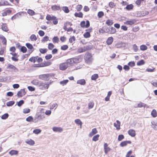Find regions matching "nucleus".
Masks as SVG:
<instances>
[{
  "instance_id": "8",
  "label": "nucleus",
  "mask_w": 157,
  "mask_h": 157,
  "mask_svg": "<svg viewBox=\"0 0 157 157\" xmlns=\"http://www.w3.org/2000/svg\"><path fill=\"white\" fill-rule=\"evenodd\" d=\"M10 54L13 56L11 57V59L12 60L17 62L19 60L18 57H19V55L16 52L10 53Z\"/></svg>"
},
{
  "instance_id": "39",
  "label": "nucleus",
  "mask_w": 157,
  "mask_h": 157,
  "mask_svg": "<svg viewBox=\"0 0 157 157\" xmlns=\"http://www.w3.org/2000/svg\"><path fill=\"white\" fill-rule=\"evenodd\" d=\"M55 47V45L52 43H50L48 44V48L49 50H52Z\"/></svg>"
},
{
  "instance_id": "47",
  "label": "nucleus",
  "mask_w": 157,
  "mask_h": 157,
  "mask_svg": "<svg viewBox=\"0 0 157 157\" xmlns=\"http://www.w3.org/2000/svg\"><path fill=\"white\" fill-rule=\"evenodd\" d=\"M82 8V6L81 5H78L76 7V9L77 11H79Z\"/></svg>"
},
{
  "instance_id": "52",
  "label": "nucleus",
  "mask_w": 157,
  "mask_h": 157,
  "mask_svg": "<svg viewBox=\"0 0 157 157\" xmlns=\"http://www.w3.org/2000/svg\"><path fill=\"white\" fill-rule=\"evenodd\" d=\"M147 46L145 45H142L140 46V49L142 51L146 50L147 49Z\"/></svg>"
},
{
  "instance_id": "17",
  "label": "nucleus",
  "mask_w": 157,
  "mask_h": 157,
  "mask_svg": "<svg viewBox=\"0 0 157 157\" xmlns=\"http://www.w3.org/2000/svg\"><path fill=\"white\" fill-rule=\"evenodd\" d=\"M25 45L27 48L30 50H29V52H30V53H32L34 50L33 45L29 43H26Z\"/></svg>"
},
{
  "instance_id": "37",
  "label": "nucleus",
  "mask_w": 157,
  "mask_h": 157,
  "mask_svg": "<svg viewBox=\"0 0 157 157\" xmlns=\"http://www.w3.org/2000/svg\"><path fill=\"white\" fill-rule=\"evenodd\" d=\"M50 40H49V37L48 36H44L41 40V42L44 43L46 41Z\"/></svg>"
},
{
  "instance_id": "49",
  "label": "nucleus",
  "mask_w": 157,
  "mask_h": 157,
  "mask_svg": "<svg viewBox=\"0 0 157 157\" xmlns=\"http://www.w3.org/2000/svg\"><path fill=\"white\" fill-rule=\"evenodd\" d=\"M133 6L132 4H130L127 5L126 7V9L128 10H130L133 9Z\"/></svg>"
},
{
  "instance_id": "56",
  "label": "nucleus",
  "mask_w": 157,
  "mask_h": 157,
  "mask_svg": "<svg viewBox=\"0 0 157 157\" xmlns=\"http://www.w3.org/2000/svg\"><path fill=\"white\" fill-rule=\"evenodd\" d=\"M68 48V46L67 45H63L61 47V49L63 50H66Z\"/></svg>"
},
{
  "instance_id": "61",
  "label": "nucleus",
  "mask_w": 157,
  "mask_h": 157,
  "mask_svg": "<svg viewBox=\"0 0 157 157\" xmlns=\"http://www.w3.org/2000/svg\"><path fill=\"white\" fill-rule=\"evenodd\" d=\"M75 36H73L71 37L69 39V42L71 43H72L73 41H75Z\"/></svg>"
},
{
  "instance_id": "55",
  "label": "nucleus",
  "mask_w": 157,
  "mask_h": 157,
  "mask_svg": "<svg viewBox=\"0 0 157 157\" xmlns=\"http://www.w3.org/2000/svg\"><path fill=\"white\" fill-rule=\"evenodd\" d=\"M67 63H69L70 64H73L74 63V60L73 59V58H71L70 59H68L67 60Z\"/></svg>"
},
{
  "instance_id": "35",
  "label": "nucleus",
  "mask_w": 157,
  "mask_h": 157,
  "mask_svg": "<svg viewBox=\"0 0 157 157\" xmlns=\"http://www.w3.org/2000/svg\"><path fill=\"white\" fill-rule=\"evenodd\" d=\"M62 10L66 13H68L69 12L70 10L67 6H63L62 8Z\"/></svg>"
},
{
  "instance_id": "54",
  "label": "nucleus",
  "mask_w": 157,
  "mask_h": 157,
  "mask_svg": "<svg viewBox=\"0 0 157 157\" xmlns=\"http://www.w3.org/2000/svg\"><path fill=\"white\" fill-rule=\"evenodd\" d=\"M14 101H11L8 102L6 103V105L8 106H10L13 105L14 103Z\"/></svg>"
},
{
  "instance_id": "12",
  "label": "nucleus",
  "mask_w": 157,
  "mask_h": 157,
  "mask_svg": "<svg viewBox=\"0 0 157 157\" xmlns=\"http://www.w3.org/2000/svg\"><path fill=\"white\" fill-rule=\"evenodd\" d=\"M68 67L67 63H61L59 65V68L60 70H64Z\"/></svg>"
},
{
  "instance_id": "53",
  "label": "nucleus",
  "mask_w": 157,
  "mask_h": 157,
  "mask_svg": "<svg viewBox=\"0 0 157 157\" xmlns=\"http://www.w3.org/2000/svg\"><path fill=\"white\" fill-rule=\"evenodd\" d=\"M8 117H9V114L7 113H5V114L3 115L2 116L1 118L3 120H5V119H6L7 118H8Z\"/></svg>"
},
{
  "instance_id": "16",
  "label": "nucleus",
  "mask_w": 157,
  "mask_h": 157,
  "mask_svg": "<svg viewBox=\"0 0 157 157\" xmlns=\"http://www.w3.org/2000/svg\"><path fill=\"white\" fill-rule=\"evenodd\" d=\"M116 32V29L114 28L111 27L110 29H108L106 33L109 34H113L115 33Z\"/></svg>"
},
{
  "instance_id": "25",
  "label": "nucleus",
  "mask_w": 157,
  "mask_h": 157,
  "mask_svg": "<svg viewBox=\"0 0 157 157\" xmlns=\"http://www.w3.org/2000/svg\"><path fill=\"white\" fill-rule=\"evenodd\" d=\"M113 40V37H109L106 40V43L108 45H110L112 43Z\"/></svg>"
},
{
  "instance_id": "2",
  "label": "nucleus",
  "mask_w": 157,
  "mask_h": 157,
  "mask_svg": "<svg viewBox=\"0 0 157 157\" xmlns=\"http://www.w3.org/2000/svg\"><path fill=\"white\" fill-rule=\"evenodd\" d=\"M84 59L86 63H89L92 61V56L90 53L87 52L85 54Z\"/></svg>"
},
{
  "instance_id": "62",
  "label": "nucleus",
  "mask_w": 157,
  "mask_h": 157,
  "mask_svg": "<svg viewBox=\"0 0 157 157\" xmlns=\"http://www.w3.org/2000/svg\"><path fill=\"white\" fill-rule=\"evenodd\" d=\"M68 80H63L62 81H61L60 82V84L63 85H64L66 84L68 82Z\"/></svg>"
},
{
  "instance_id": "51",
  "label": "nucleus",
  "mask_w": 157,
  "mask_h": 157,
  "mask_svg": "<svg viewBox=\"0 0 157 157\" xmlns=\"http://www.w3.org/2000/svg\"><path fill=\"white\" fill-rule=\"evenodd\" d=\"M20 51L23 53H25L27 51V49L25 46H22L20 49Z\"/></svg>"
},
{
  "instance_id": "18",
  "label": "nucleus",
  "mask_w": 157,
  "mask_h": 157,
  "mask_svg": "<svg viewBox=\"0 0 157 157\" xmlns=\"http://www.w3.org/2000/svg\"><path fill=\"white\" fill-rule=\"evenodd\" d=\"M128 134L132 137H134L136 136V131L133 129H130L128 131Z\"/></svg>"
},
{
  "instance_id": "11",
  "label": "nucleus",
  "mask_w": 157,
  "mask_h": 157,
  "mask_svg": "<svg viewBox=\"0 0 157 157\" xmlns=\"http://www.w3.org/2000/svg\"><path fill=\"white\" fill-rule=\"evenodd\" d=\"M26 93L25 89H22L18 92L17 94L18 97H21L25 95Z\"/></svg>"
},
{
  "instance_id": "30",
  "label": "nucleus",
  "mask_w": 157,
  "mask_h": 157,
  "mask_svg": "<svg viewBox=\"0 0 157 157\" xmlns=\"http://www.w3.org/2000/svg\"><path fill=\"white\" fill-rule=\"evenodd\" d=\"M18 153V151L12 150L10 151L9 152V154L11 155H17Z\"/></svg>"
},
{
  "instance_id": "58",
  "label": "nucleus",
  "mask_w": 157,
  "mask_h": 157,
  "mask_svg": "<svg viewBox=\"0 0 157 157\" xmlns=\"http://www.w3.org/2000/svg\"><path fill=\"white\" fill-rule=\"evenodd\" d=\"M30 111V109L28 108H25L23 110V113L25 114L29 113Z\"/></svg>"
},
{
  "instance_id": "59",
  "label": "nucleus",
  "mask_w": 157,
  "mask_h": 157,
  "mask_svg": "<svg viewBox=\"0 0 157 157\" xmlns=\"http://www.w3.org/2000/svg\"><path fill=\"white\" fill-rule=\"evenodd\" d=\"M109 5L110 7L112 8H113L116 6L114 3L112 2H110L109 3Z\"/></svg>"
},
{
  "instance_id": "33",
  "label": "nucleus",
  "mask_w": 157,
  "mask_h": 157,
  "mask_svg": "<svg viewBox=\"0 0 157 157\" xmlns=\"http://www.w3.org/2000/svg\"><path fill=\"white\" fill-rule=\"evenodd\" d=\"M75 123H76L77 124L80 125V128H82V123L80 119H76L75 120Z\"/></svg>"
},
{
  "instance_id": "44",
  "label": "nucleus",
  "mask_w": 157,
  "mask_h": 157,
  "mask_svg": "<svg viewBox=\"0 0 157 157\" xmlns=\"http://www.w3.org/2000/svg\"><path fill=\"white\" fill-rule=\"evenodd\" d=\"M99 136L100 135L99 134H97L94 136L92 138V140L94 141L98 140Z\"/></svg>"
},
{
  "instance_id": "1",
  "label": "nucleus",
  "mask_w": 157,
  "mask_h": 157,
  "mask_svg": "<svg viewBox=\"0 0 157 157\" xmlns=\"http://www.w3.org/2000/svg\"><path fill=\"white\" fill-rule=\"evenodd\" d=\"M52 63L49 61H45L41 63L35 64L32 66L33 67H40L49 66L51 65Z\"/></svg>"
},
{
  "instance_id": "34",
  "label": "nucleus",
  "mask_w": 157,
  "mask_h": 157,
  "mask_svg": "<svg viewBox=\"0 0 157 157\" xmlns=\"http://www.w3.org/2000/svg\"><path fill=\"white\" fill-rule=\"evenodd\" d=\"M25 142L30 145H33L35 144V142L32 139L27 140Z\"/></svg>"
},
{
  "instance_id": "41",
  "label": "nucleus",
  "mask_w": 157,
  "mask_h": 157,
  "mask_svg": "<svg viewBox=\"0 0 157 157\" xmlns=\"http://www.w3.org/2000/svg\"><path fill=\"white\" fill-rule=\"evenodd\" d=\"M151 115L154 117H156L157 116V113L156 110L154 109H153L151 112Z\"/></svg>"
},
{
  "instance_id": "20",
  "label": "nucleus",
  "mask_w": 157,
  "mask_h": 157,
  "mask_svg": "<svg viewBox=\"0 0 157 157\" xmlns=\"http://www.w3.org/2000/svg\"><path fill=\"white\" fill-rule=\"evenodd\" d=\"M98 133V131L96 128H94L92 131L90 133L89 136L90 137H92L93 135Z\"/></svg>"
},
{
  "instance_id": "3",
  "label": "nucleus",
  "mask_w": 157,
  "mask_h": 157,
  "mask_svg": "<svg viewBox=\"0 0 157 157\" xmlns=\"http://www.w3.org/2000/svg\"><path fill=\"white\" fill-rule=\"evenodd\" d=\"M91 48L92 47L90 45L85 46L82 47H80L78 49L77 52L79 53H81L90 50Z\"/></svg>"
},
{
  "instance_id": "9",
  "label": "nucleus",
  "mask_w": 157,
  "mask_h": 157,
  "mask_svg": "<svg viewBox=\"0 0 157 157\" xmlns=\"http://www.w3.org/2000/svg\"><path fill=\"white\" fill-rule=\"evenodd\" d=\"M74 63L77 64L81 62L82 60V57L81 56H78L75 58H73Z\"/></svg>"
},
{
  "instance_id": "29",
  "label": "nucleus",
  "mask_w": 157,
  "mask_h": 157,
  "mask_svg": "<svg viewBox=\"0 0 157 157\" xmlns=\"http://www.w3.org/2000/svg\"><path fill=\"white\" fill-rule=\"evenodd\" d=\"M7 68L14 71H15L16 70H17V68L15 66L11 64H9L7 66Z\"/></svg>"
},
{
  "instance_id": "22",
  "label": "nucleus",
  "mask_w": 157,
  "mask_h": 157,
  "mask_svg": "<svg viewBox=\"0 0 157 157\" xmlns=\"http://www.w3.org/2000/svg\"><path fill=\"white\" fill-rule=\"evenodd\" d=\"M121 123L118 120H117L116 123H114V126L116 128L117 130H119L120 129Z\"/></svg>"
},
{
  "instance_id": "42",
  "label": "nucleus",
  "mask_w": 157,
  "mask_h": 157,
  "mask_svg": "<svg viewBox=\"0 0 157 157\" xmlns=\"http://www.w3.org/2000/svg\"><path fill=\"white\" fill-rule=\"evenodd\" d=\"M98 77V74H94L91 76V79L92 80H95Z\"/></svg>"
},
{
  "instance_id": "26",
  "label": "nucleus",
  "mask_w": 157,
  "mask_h": 157,
  "mask_svg": "<svg viewBox=\"0 0 157 157\" xmlns=\"http://www.w3.org/2000/svg\"><path fill=\"white\" fill-rule=\"evenodd\" d=\"M77 83L81 85H84L85 84L86 82L85 80L82 79L77 80Z\"/></svg>"
},
{
  "instance_id": "27",
  "label": "nucleus",
  "mask_w": 157,
  "mask_h": 157,
  "mask_svg": "<svg viewBox=\"0 0 157 157\" xmlns=\"http://www.w3.org/2000/svg\"><path fill=\"white\" fill-rule=\"evenodd\" d=\"M56 17L54 16H51L50 15L48 14L46 17V19L48 21H51L54 20Z\"/></svg>"
},
{
  "instance_id": "60",
  "label": "nucleus",
  "mask_w": 157,
  "mask_h": 157,
  "mask_svg": "<svg viewBox=\"0 0 157 157\" xmlns=\"http://www.w3.org/2000/svg\"><path fill=\"white\" fill-rule=\"evenodd\" d=\"M104 15V13L102 11H100L98 12V16L99 18H101Z\"/></svg>"
},
{
  "instance_id": "50",
  "label": "nucleus",
  "mask_w": 157,
  "mask_h": 157,
  "mask_svg": "<svg viewBox=\"0 0 157 157\" xmlns=\"http://www.w3.org/2000/svg\"><path fill=\"white\" fill-rule=\"evenodd\" d=\"M16 13L18 17H19V16H22L24 14L27 15L26 13L24 11Z\"/></svg>"
},
{
  "instance_id": "31",
  "label": "nucleus",
  "mask_w": 157,
  "mask_h": 157,
  "mask_svg": "<svg viewBox=\"0 0 157 157\" xmlns=\"http://www.w3.org/2000/svg\"><path fill=\"white\" fill-rule=\"evenodd\" d=\"M74 15L76 17H78L79 18H82L83 17V14L82 12H79V13H75L74 14Z\"/></svg>"
},
{
  "instance_id": "19",
  "label": "nucleus",
  "mask_w": 157,
  "mask_h": 157,
  "mask_svg": "<svg viewBox=\"0 0 157 157\" xmlns=\"http://www.w3.org/2000/svg\"><path fill=\"white\" fill-rule=\"evenodd\" d=\"M52 130L55 132H61L63 130V128L60 127H54Z\"/></svg>"
},
{
  "instance_id": "23",
  "label": "nucleus",
  "mask_w": 157,
  "mask_h": 157,
  "mask_svg": "<svg viewBox=\"0 0 157 157\" xmlns=\"http://www.w3.org/2000/svg\"><path fill=\"white\" fill-rule=\"evenodd\" d=\"M131 142L130 141H124L122 142L120 144L121 147H123L126 146L128 144H130Z\"/></svg>"
},
{
  "instance_id": "14",
  "label": "nucleus",
  "mask_w": 157,
  "mask_h": 157,
  "mask_svg": "<svg viewBox=\"0 0 157 157\" xmlns=\"http://www.w3.org/2000/svg\"><path fill=\"white\" fill-rule=\"evenodd\" d=\"M104 150L105 154H107L108 152L111 150V148L108 146L107 144L105 143L104 144Z\"/></svg>"
},
{
  "instance_id": "10",
  "label": "nucleus",
  "mask_w": 157,
  "mask_h": 157,
  "mask_svg": "<svg viewBox=\"0 0 157 157\" xmlns=\"http://www.w3.org/2000/svg\"><path fill=\"white\" fill-rule=\"evenodd\" d=\"M1 29L4 32H7L9 31V29L7 26L6 23H2L1 25Z\"/></svg>"
},
{
  "instance_id": "48",
  "label": "nucleus",
  "mask_w": 157,
  "mask_h": 157,
  "mask_svg": "<svg viewBox=\"0 0 157 157\" xmlns=\"http://www.w3.org/2000/svg\"><path fill=\"white\" fill-rule=\"evenodd\" d=\"M26 121L29 122H31L33 121V117L31 116H29L26 119Z\"/></svg>"
},
{
  "instance_id": "36",
  "label": "nucleus",
  "mask_w": 157,
  "mask_h": 157,
  "mask_svg": "<svg viewBox=\"0 0 157 157\" xmlns=\"http://www.w3.org/2000/svg\"><path fill=\"white\" fill-rule=\"evenodd\" d=\"M113 22L112 20H106L105 24L108 26H111L113 25Z\"/></svg>"
},
{
  "instance_id": "40",
  "label": "nucleus",
  "mask_w": 157,
  "mask_h": 157,
  "mask_svg": "<svg viewBox=\"0 0 157 157\" xmlns=\"http://www.w3.org/2000/svg\"><path fill=\"white\" fill-rule=\"evenodd\" d=\"M39 51L41 53L45 54L47 52L48 50L47 48H40L39 49Z\"/></svg>"
},
{
  "instance_id": "32",
  "label": "nucleus",
  "mask_w": 157,
  "mask_h": 157,
  "mask_svg": "<svg viewBox=\"0 0 157 157\" xmlns=\"http://www.w3.org/2000/svg\"><path fill=\"white\" fill-rule=\"evenodd\" d=\"M27 12L29 15L31 16H33L35 14V12L33 10L30 9H29L28 10Z\"/></svg>"
},
{
  "instance_id": "6",
  "label": "nucleus",
  "mask_w": 157,
  "mask_h": 157,
  "mask_svg": "<svg viewBox=\"0 0 157 157\" xmlns=\"http://www.w3.org/2000/svg\"><path fill=\"white\" fill-rule=\"evenodd\" d=\"M85 21H82L80 23V25L82 28H88L90 26V22L88 20L86 21V24L85 25Z\"/></svg>"
},
{
  "instance_id": "45",
  "label": "nucleus",
  "mask_w": 157,
  "mask_h": 157,
  "mask_svg": "<svg viewBox=\"0 0 157 157\" xmlns=\"http://www.w3.org/2000/svg\"><path fill=\"white\" fill-rule=\"evenodd\" d=\"M145 64V62L144 60L142 59L137 63V66H141Z\"/></svg>"
},
{
  "instance_id": "57",
  "label": "nucleus",
  "mask_w": 157,
  "mask_h": 157,
  "mask_svg": "<svg viewBox=\"0 0 157 157\" xmlns=\"http://www.w3.org/2000/svg\"><path fill=\"white\" fill-rule=\"evenodd\" d=\"M94 104L93 102H91L88 105L89 109H92L94 106Z\"/></svg>"
},
{
  "instance_id": "15",
  "label": "nucleus",
  "mask_w": 157,
  "mask_h": 157,
  "mask_svg": "<svg viewBox=\"0 0 157 157\" xmlns=\"http://www.w3.org/2000/svg\"><path fill=\"white\" fill-rule=\"evenodd\" d=\"M12 12V10L10 9H8L4 11L2 13V16H6L10 14Z\"/></svg>"
},
{
  "instance_id": "28",
  "label": "nucleus",
  "mask_w": 157,
  "mask_h": 157,
  "mask_svg": "<svg viewBox=\"0 0 157 157\" xmlns=\"http://www.w3.org/2000/svg\"><path fill=\"white\" fill-rule=\"evenodd\" d=\"M53 43H58L59 41V39L57 36H54L52 39Z\"/></svg>"
},
{
  "instance_id": "13",
  "label": "nucleus",
  "mask_w": 157,
  "mask_h": 157,
  "mask_svg": "<svg viewBox=\"0 0 157 157\" xmlns=\"http://www.w3.org/2000/svg\"><path fill=\"white\" fill-rule=\"evenodd\" d=\"M136 22V21L135 19H132L130 21H125L124 22V24L127 25H134Z\"/></svg>"
},
{
  "instance_id": "24",
  "label": "nucleus",
  "mask_w": 157,
  "mask_h": 157,
  "mask_svg": "<svg viewBox=\"0 0 157 157\" xmlns=\"http://www.w3.org/2000/svg\"><path fill=\"white\" fill-rule=\"evenodd\" d=\"M51 9L52 10L56 11L60 10V7L59 6L54 5L52 6L51 7Z\"/></svg>"
},
{
  "instance_id": "46",
  "label": "nucleus",
  "mask_w": 157,
  "mask_h": 157,
  "mask_svg": "<svg viewBox=\"0 0 157 157\" xmlns=\"http://www.w3.org/2000/svg\"><path fill=\"white\" fill-rule=\"evenodd\" d=\"M36 60L38 63H41L43 61V59L41 57H38V56H36Z\"/></svg>"
},
{
  "instance_id": "63",
  "label": "nucleus",
  "mask_w": 157,
  "mask_h": 157,
  "mask_svg": "<svg viewBox=\"0 0 157 157\" xmlns=\"http://www.w3.org/2000/svg\"><path fill=\"white\" fill-rule=\"evenodd\" d=\"M140 29L138 26H135L133 27L132 29V31L134 32H136L138 31Z\"/></svg>"
},
{
  "instance_id": "43",
  "label": "nucleus",
  "mask_w": 157,
  "mask_h": 157,
  "mask_svg": "<svg viewBox=\"0 0 157 157\" xmlns=\"http://www.w3.org/2000/svg\"><path fill=\"white\" fill-rule=\"evenodd\" d=\"M36 56H33L30 58L29 59V61L33 62V63H35L36 60Z\"/></svg>"
},
{
  "instance_id": "64",
  "label": "nucleus",
  "mask_w": 157,
  "mask_h": 157,
  "mask_svg": "<svg viewBox=\"0 0 157 157\" xmlns=\"http://www.w3.org/2000/svg\"><path fill=\"white\" fill-rule=\"evenodd\" d=\"M132 49L135 52H137L138 51V47L136 44H134L133 45Z\"/></svg>"
},
{
  "instance_id": "5",
  "label": "nucleus",
  "mask_w": 157,
  "mask_h": 157,
  "mask_svg": "<svg viewBox=\"0 0 157 157\" xmlns=\"http://www.w3.org/2000/svg\"><path fill=\"white\" fill-rule=\"evenodd\" d=\"M93 29L91 27H90L88 29L86 30V31L83 34V36L85 38H88L90 37L91 35L90 33L92 31Z\"/></svg>"
},
{
  "instance_id": "38",
  "label": "nucleus",
  "mask_w": 157,
  "mask_h": 157,
  "mask_svg": "<svg viewBox=\"0 0 157 157\" xmlns=\"http://www.w3.org/2000/svg\"><path fill=\"white\" fill-rule=\"evenodd\" d=\"M30 39L32 41H36L37 39L36 36L34 34L32 35L30 37Z\"/></svg>"
},
{
  "instance_id": "21",
  "label": "nucleus",
  "mask_w": 157,
  "mask_h": 157,
  "mask_svg": "<svg viewBox=\"0 0 157 157\" xmlns=\"http://www.w3.org/2000/svg\"><path fill=\"white\" fill-rule=\"evenodd\" d=\"M0 40H2V42L3 45L6 44L7 40L6 39L3 35L0 34Z\"/></svg>"
},
{
  "instance_id": "7",
  "label": "nucleus",
  "mask_w": 157,
  "mask_h": 157,
  "mask_svg": "<svg viewBox=\"0 0 157 157\" xmlns=\"http://www.w3.org/2000/svg\"><path fill=\"white\" fill-rule=\"evenodd\" d=\"M39 86L42 90H46L48 88L49 84L48 82H41Z\"/></svg>"
},
{
  "instance_id": "4",
  "label": "nucleus",
  "mask_w": 157,
  "mask_h": 157,
  "mask_svg": "<svg viewBox=\"0 0 157 157\" xmlns=\"http://www.w3.org/2000/svg\"><path fill=\"white\" fill-rule=\"evenodd\" d=\"M51 75L49 74H44L39 76L40 79L45 81H48L50 79Z\"/></svg>"
}]
</instances>
